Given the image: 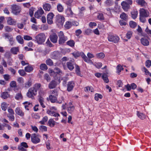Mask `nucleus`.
<instances>
[{
	"label": "nucleus",
	"mask_w": 151,
	"mask_h": 151,
	"mask_svg": "<svg viewBox=\"0 0 151 151\" xmlns=\"http://www.w3.org/2000/svg\"><path fill=\"white\" fill-rule=\"evenodd\" d=\"M55 122L53 120V119H51L49 120L48 122V124L50 127H52L54 126Z\"/></svg>",
	"instance_id": "obj_31"
},
{
	"label": "nucleus",
	"mask_w": 151,
	"mask_h": 151,
	"mask_svg": "<svg viewBox=\"0 0 151 151\" xmlns=\"http://www.w3.org/2000/svg\"><path fill=\"white\" fill-rule=\"evenodd\" d=\"M59 56V53L58 51H55L53 52L51 55V58L55 59H58Z\"/></svg>",
	"instance_id": "obj_17"
},
{
	"label": "nucleus",
	"mask_w": 151,
	"mask_h": 151,
	"mask_svg": "<svg viewBox=\"0 0 151 151\" xmlns=\"http://www.w3.org/2000/svg\"><path fill=\"white\" fill-rule=\"evenodd\" d=\"M137 115L140 119L142 120L145 119L146 117V116L145 114L139 113L138 111H137Z\"/></svg>",
	"instance_id": "obj_33"
},
{
	"label": "nucleus",
	"mask_w": 151,
	"mask_h": 151,
	"mask_svg": "<svg viewBox=\"0 0 151 151\" xmlns=\"http://www.w3.org/2000/svg\"><path fill=\"white\" fill-rule=\"evenodd\" d=\"M1 97L4 99H6L9 96V95L7 92L2 93L1 94Z\"/></svg>",
	"instance_id": "obj_40"
},
{
	"label": "nucleus",
	"mask_w": 151,
	"mask_h": 151,
	"mask_svg": "<svg viewBox=\"0 0 151 151\" xmlns=\"http://www.w3.org/2000/svg\"><path fill=\"white\" fill-rule=\"evenodd\" d=\"M23 104L24 105V107L26 109L28 110L29 109L28 108L29 106H31L32 105V104L29 102L28 103L27 102H25L23 103Z\"/></svg>",
	"instance_id": "obj_48"
},
{
	"label": "nucleus",
	"mask_w": 151,
	"mask_h": 151,
	"mask_svg": "<svg viewBox=\"0 0 151 151\" xmlns=\"http://www.w3.org/2000/svg\"><path fill=\"white\" fill-rule=\"evenodd\" d=\"M11 9L12 12L15 15H17L21 11V7L19 5L16 4L11 5Z\"/></svg>",
	"instance_id": "obj_3"
},
{
	"label": "nucleus",
	"mask_w": 151,
	"mask_h": 151,
	"mask_svg": "<svg viewBox=\"0 0 151 151\" xmlns=\"http://www.w3.org/2000/svg\"><path fill=\"white\" fill-rule=\"evenodd\" d=\"M58 36L59 37L58 42L60 44H64L68 40L67 37L64 35L62 31H60L58 33Z\"/></svg>",
	"instance_id": "obj_4"
},
{
	"label": "nucleus",
	"mask_w": 151,
	"mask_h": 151,
	"mask_svg": "<svg viewBox=\"0 0 151 151\" xmlns=\"http://www.w3.org/2000/svg\"><path fill=\"white\" fill-rule=\"evenodd\" d=\"M143 69L146 75H149L150 76H151V73L149 72L146 68L144 67L143 68Z\"/></svg>",
	"instance_id": "obj_60"
},
{
	"label": "nucleus",
	"mask_w": 151,
	"mask_h": 151,
	"mask_svg": "<svg viewBox=\"0 0 151 151\" xmlns=\"http://www.w3.org/2000/svg\"><path fill=\"white\" fill-rule=\"evenodd\" d=\"M18 72L22 76H24L26 74V73L23 70H18Z\"/></svg>",
	"instance_id": "obj_58"
},
{
	"label": "nucleus",
	"mask_w": 151,
	"mask_h": 151,
	"mask_svg": "<svg viewBox=\"0 0 151 151\" xmlns=\"http://www.w3.org/2000/svg\"><path fill=\"white\" fill-rule=\"evenodd\" d=\"M105 3V6H111L113 4L112 0H106Z\"/></svg>",
	"instance_id": "obj_44"
},
{
	"label": "nucleus",
	"mask_w": 151,
	"mask_h": 151,
	"mask_svg": "<svg viewBox=\"0 0 151 151\" xmlns=\"http://www.w3.org/2000/svg\"><path fill=\"white\" fill-rule=\"evenodd\" d=\"M44 13V12L42 8H41L35 12V17L37 18H39L41 17L42 15Z\"/></svg>",
	"instance_id": "obj_11"
},
{
	"label": "nucleus",
	"mask_w": 151,
	"mask_h": 151,
	"mask_svg": "<svg viewBox=\"0 0 151 151\" xmlns=\"http://www.w3.org/2000/svg\"><path fill=\"white\" fill-rule=\"evenodd\" d=\"M44 78L47 80V82L49 81L50 80V76L47 73L45 74L44 75Z\"/></svg>",
	"instance_id": "obj_62"
},
{
	"label": "nucleus",
	"mask_w": 151,
	"mask_h": 151,
	"mask_svg": "<svg viewBox=\"0 0 151 151\" xmlns=\"http://www.w3.org/2000/svg\"><path fill=\"white\" fill-rule=\"evenodd\" d=\"M145 65L147 68H149L151 66V61L150 60H147L145 63Z\"/></svg>",
	"instance_id": "obj_63"
},
{
	"label": "nucleus",
	"mask_w": 151,
	"mask_h": 151,
	"mask_svg": "<svg viewBox=\"0 0 151 151\" xmlns=\"http://www.w3.org/2000/svg\"><path fill=\"white\" fill-rule=\"evenodd\" d=\"M38 101L40 103L41 106L43 108H45V106L43 103L44 100V98L42 97H39L38 98Z\"/></svg>",
	"instance_id": "obj_29"
},
{
	"label": "nucleus",
	"mask_w": 151,
	"mask_h": 151,
	"mask_svg": "<svg viewBox=\"0 0 151 151\" xmlns=\"http://www.w3.org/2000/svg\"><path fill=\"white\" fill-rule=\"evenodd\" d=\"M4 78L6 81H8L10 78V76L7 74H4L3 75Z\"/></svg>",
	"instance_id": "obj_64"
},
{
	"label": "nucleus",
	"mask_w": 151,
	"mask_h": 151,
	"mask_svg": "<svg viewBox=\"0 0 151 151\" xmlns=\"http://www.w3.org/2000/svg\"><path fill=\"white\" fill-rule=\"evenodd\" d=\"M132 32L131 31H129L127 32L126 35V37L128 39H130L132 37Z\"/></svg>",
	"instance_id": "obj_54"
},
{
	"label": "nucleus",
	"mask_w": 151,
	"mask_h": 151,
	"mask_svg": "<svg viewBox=\"0 0 151 151\" xmlns=\"http://www.w3.org/2000/svg\"><path fill=\"white\" fill-rule=\"evenodd\" d=\"M51 73H55L60 75H62L63 74L62 71L58 67H55L54 68V70H51Z\"/></svg>",
	"instance_id": "obj_22"
},
{
	"label": "nucleus",
	"mask_w": 151,
	"mask_h": 151,
	"mask_svg": "<svg viewBox=\"0 0 151 151\" xmlns=\"http://www.w3.org/2000/svg\"><path fill=\"white\" fill-rule=\"evenodd\" d=\"M45 35L44 33H40L35 37V41L39 44H42L46 39Z\"/></svg>",
	"instance_id": "obj_1"
},
{
	"label": "nucleus",
	"mask_w": 151,
	"mask_h": 151,
	"mask_svg": "<svg viewBox=\"0 0 151 151\" xmlns=\"http://www.w3.org/2000/svg\"><path fill=\"white\" fill-rule=\"evenodd\" d=\"M46 64L49 66H52L53 65V63L52 60L50 59H49L47 60L46 61Z\"/></svg>",
	"instance_id": "obj_47"
},
{
	"label": "nucleus",
	"mask_w": 151,
	"mask_h": 151,
	"mask_svg": "<svg viewBox=\"0 0 151 151\" xmlns=\"http://www.w3.org/2000/svg\"><path fill=\"white\" fill-rule=\"evenodd\" d=\"M116 68L117 70V72L118 73H119L123 69L122 67L120 65H119L117 66Z\"/></svg>",
	"instance_id": "obj_57"
},
{
	"label": "nucleus",
	"mask_w": 151,
	"mask_h": 151,
	"mask_svg": "<svg viewBox=\"0 0 151 151\" xmlns=\"http://www.w3.org/2000/svg\"><path fill=\"white\" fill-rule=\"evenodd\" d=\"M67 90L68 92L72 91L75 86V83L73 81L68 82L67 84Z\"/></svg>",
	"instance_id": "obj_12"
},
{
	"label": "nucleus",
	"mask_w": 151,
	"mask_h": 151,
	"mask_svg": "<svg viewBox=\"0 0 151 151\" xmlns=\"http://www.w3.org/2000/svg\"><path fill=\"white\" fill-rule=\"evenodd\" d=\"M57 9L58 11L59 12H62L63 11V8L61 4L59 3L57 5Z\"/></svg>",
	"instance_id": "obj_37"
},
{
	"label": "nucleus",
	"mask_w": 151,
	"mask_h": 151,
	"mask_svg": "<svg viewBox=\"0 0 151 151\" xmlns=\"http://www.w3.org/2000/svg\"><path fill=\"white\" fill-rule=\"evenodd\" d=\"M19 47H14L12 48L10 50L11 52L14 55L17 54V52L19 51Z\"/></svg>",
	"instance_id": "obj_24"
},
{
	"label": "nucleus",
	"mask_w": 151,
	"mask_h": 151,
	"mask_svg": "<svg viewBox=\"0 0 151 151\" xmlns=\"http://www.w3.org/2000/svg\"><path fill=\"white\" fill-rule=\"evenodd\" d=\"M78 23L75 21H67L66 22L65 24L64 25L65 28L67 29L70 28L72 25L77 26L78 25Z\"/></svg>",
	"instance_id": "obj_8"
},
{
	"label": "nucleus",
	"mask_w": 151,
	"mask_h": 151,
	"mask_svg": "<svg viewBox=\"0 0 151 151\" xmlns=\"http://www.w3.org/2000/svg\"><path fill=\"white\" fill-rule=\"evenodd\" d=\"M24 147L25 148H27L28 147V146L27 145V143L24 142L21 143L20 145L18 146V147Z\"/></svg>",
	"instance_id": "obj_50"
},
{
	"label": "nucleus",
	"mask_w": 151,
	"mask_h": 151,
	"mask_svg": "<svg viewBox=\"0 0 151 151\" xmlns=\"http://www.w3.org/2000/svg\"><path fill=\"white\" fill-rule=\"evenodd\" d=\"M108 39L109 41L113 42L115 43H118L119 40V38L118 36L113 35H109Z\"/></svg>",
	"instance_id": "obj_6"
},
{
	"label": "nucleus",
	"mask_w": 151,
	"mask_h": 151,
	"mask_svg": "<svg viewBox=\"0 0 151 151\" xmlns=\"http://www.w3.org/2000/svg\"><path fill=\"white\" fill-rule=\"evenodd\" d=\"M82 57L84 61L86 62H88L91 60L90 59H88V58L84 54H83L82 55Z\"/></svg>",
	"instance_id": "obj_52"
},
{
	"label": "nucleus",
	"mask_w": 151,
	"mask_h": 151,
	"mask_svg": "<svg viewBox=\"0 0 151 151\" xmlns=\"http://www.w3.org/2000/svg\"><path fill=\"white\" fill-rule=\"evenodd\" d=\"M16 40L18 42L21 44H22L24 43L23 38L20 35L17 36L16 37Z\"/></svg>",
	"instance_id": "obj_34"
},
{
	"label": "nucleus",
	"mask_w": 151,
	"mask_h": 151,
	"mask_svg": "<svg viewBox=\"0 0 151 151\" xmlns=\"http://www.w3.org/2000/svg\"><path fill=\"white\" fill-rule=\"evenodd\" d=\"M97 17L99 19L102 20H103L104 17L103 16V14L102 13H99V15L97 16Z\"/></svg>",
	"instance_id": "obj_61"
},
{
	"label": "nucleus",
	"mask_w": 151,
	"mask_h": 151,
	"mask_svg": "<svg viewBox=\"0 0 151 151\" xmlns=\"http://www.w3.org/2000/svg\"><path fill=\"white\" fill-rule=\"evenodd\" d=\"M120 18L125 21H126L127 19L128 16L126 14L123 12L120 15Z\"/></svg>",
	"instance_id": "obj_39"
},
{
	"label": "nucleus",
	"mask_w": 151,
	"mask_h": 151,
	"mask_svg": "<svg viewBox=\"0 0 151 151\" xmlns=\"http://www.w3.org/2000/svg\"><path fill=\"white\" fill-rule=\"evenodd\" d=\"M67 44L71 47H73L74 46L75 42L73 40H70L66 42Z\"/></svg>",
	"instance_id": "obj_36"
},
{
	"label": "nucleus",
	"mask_w": 151,
	"mask_h": 151,
	"mask_svg": "<svg viewBox=\"0 0 151 151\" xmlns=\"http://www.w3.org/2000/svg\"><path fill=\"white\" fill-rule=\"evenodd\" d=\"M43 7L45 11H50L51 8V5L48 3H45L43 5Z\"/></svg>",
	"instance_id": "obj_19"
},
{
	"label": "nucleus",
	"mask_w": 151,
	"mask_h": 151,
	"mask_svg": "<svg viewBox=\"0 0 151 151\" xmlns=\"http://www.w3.org/2000/svg\"><path fill=\"white\" fill-rule=\"evenodd\" d=\"M22 98L23 96L20 92L17 93L15 96V99L17 100L22 99Z\"/></svg>",
	"instance_id": "obj_30"
},
{
	"label": "nucleus",
	"mask_w": 151,
	"mask_h": 151,
	"mask_svg": "<svg viewBox=\"0 0 151 151\" xmlns=\"http://www.w3.org/2000/svg\"><path fill=\"white\" fill-rule=\"evenodd\" d=\"M76 64L72 61L68 62L67 63V65L68 69L70 71L72 70L74 68V65Z\"/></svg>",
	"instance_id": "obj_14"
},
{
	"label": "nucleus",
	"mask_w": 151,
	"mask_h": 151,
	"mask_svg": "<svg viewBox=\"0 0 151 151\" xmlns=\"http://www.w3.org/2000/svg\"><path fill=\"white\" fill-rule=\"evenodd\" d=\"M136 2L137 4L142 6H145L147 3L144 0H136Z\"/></svg>",
	"instance_id": "obj_26"
},
{
	"label": "nucleus",
	"mask_w": 151,
	"mask_h": 151,
	"mask_svg": "<svg viewBox=\"0 0 151 151\" xmlns=\"http://www.w3.org/2000/svg\"><path fill=\"white\" fill-rule=\"evenodd\" d=\"M33 70V68L31 65H28L24 68L25 72L27 73H30Z\"/></svg>",
	"instance_id": "obj_27"
},
{
	"label": "nucleus",
	"mask_w": 151,
	"mask_h": 151,
	"mask_svg": "<svg viewBox=\"0 0 151 151\" xmlns=\"http://www.w3.org/2000/svg\"><path fill=\"white\" fill-rule=\"evenodd\" d=\"M132 0H125L122 1L121 5L123 9L126 11H127L130 9V6L132 4Z\"/></svg>",
	"instance_id": "obj_2"
},
{
	"label": "nucleus",
	"mask_w": 151,
	"mask_h": 151,
	"mask_svg": "<svg viewBox=\"0 0 151 151\" xmlns=\"http://www.w3.org/2000/svg\"><path fill=\"white\" fill-rule=\"evenodd\" d=\"M130 27L132 28H134L137 25V24L134 22L131 21L129 22Z\"/></svg>",
	"instance_id": "obj_43"
},
{
	"label": "nucleus",
	"mask_w": 151,
	"mask_h": 151,
	"mask_svg": "<svg viewBox=\"0 0 151 151\" xmlns=\"http://www.w3.org/2000/svg\"><path fill=\"white\" fill-rule=\"evenodd\" d=\"M56 21L57 24L63 25L65 21V18L62 15L58 14L56 16Z\"/></svg>",
	"instance_id": "obj_5"
},
{
	"label": "nucleus",
	"mask_w": 151,
	"mask_h": 151,
	"mask_svg": "<svg viewBox=\"0 0 151 151\" xmlns=\"http://www.w3.org/2000/svg\"><path fill=\"white\" fill-rule=\"evenodd\" d=\"M7 116L8 117L9 120L13 121L14 120L15 117L14 115L8 114Z\"/></svg>",
	"instance_id": "obj_53"
},
{
	"label": "nucleus",
	"mask_w": 151,
	"mask_h": 151,
	"mask_svg": "<svg viewBox=\"0 0 151 151\" xmlns=\"http://www.w3.org/2000/svg\"><path fill=\"white\" fill-rule=\"evenodd\" d=\"M3 35V36L5 37V39H8L9 40L13 37L12 35L10 36L7 33H4Z\"/></svg>",
	"instance_id": "obj_56"
},
{
	"label": "nucleus",
	"mask_w": 151,
	"mask_h": 151,
	"mask_svg": "<svg viewBox=\"0 0 151 151\" xmlns=\"http://www.w3.org/2000/svg\"><path fill=\"white\" fill-rule=\"evenodd\" d=\"M7 106H8L6 103L4 102L1 103V108L3 110L5 111L7 108Z\"/></svg>",
	"instance_id": "obj_41"
},
{
	"label": "nucleus",
	"mask_w": 151,
	"mask_h": 151,
	"mask_svg": "<svg viewBox=\"0 0 151 151\" xmlns=\"http://www.w3.org/2000/svg\"><path fill=\"white\" fill-rule=\"evenodd\" d=\"M50 101L52 103H55L56 102L57 98L55 96L50 95L49 96Z\"/></svg>",
	"instance_id": "obj_32"
},
{
	"label": "nucleus",
	"mask_w": 151,
	"mask_h": 151,
	"mask_svg": "<svg viewBox=\"0 0 151 151\" xmlns=\"http://www.w3.org/2000/svg\"><path fill=\"white\" fill-rule=\"evenodd\" d=\"M140 16L147 17L148 16V14L147 12L144 9H142L140 11Z\"/></svg>",
	"instance_id": "obj_21"
},
{
	"label": "nucleus",
	"mask_w": 151,
	"mask_h": 151,
	"mask_svg": "<svg viewBox=\"0 0 151 151\" xmlns=\"http://www.w3.org/2000/svg\"><path fill=\"white\" fill-rule=\"evenodd\" d=\"M132 17L134 19H135L137 17L138 12L137 10H133L131 12Z\"/></svg>",
	"instance_id": "obj_28"
},
{
	"label": "nucleus",
	"mask_w": 151,
	"mask_h": 151,
	"mask_svg": "<svg viewBox=\"0 0 151 151\" xmlns=\"http://www.w3.org/2000/svg\"><path fill=\"white\" fill-rule=\"evenodd\" d=\"M47 113L50 115L54 116H60V114L53 111L49 110L47 112Z\"/></svg>",
	"instance_id": "obj_25"
},
{
	"label": "nucleus",
	"mask_w": 151,
	"mask_h": 151,
	"mask_svg": "<svg viewBox=\"0 0 151 151\" xmlns=\"http://www.w3.org/2000/svg\"><path fill=\"white\" fill-rule=\"evenodd\" d=\"M10 86L11 87L15 88L17 87V83L15 81H11L10 83Z\"/></svg>",
	"instance_id": "obj_51"
},
{
	"label": "nucleus",
	"mask_w": 151,
	"mask_h": 151,
	"mask_svg": "<svg viewBox=\"0 0 151 151\" xmlns=\"http://www.w3.org/2000/svg\"><path fill=\"white\" fill-rule=\"evenodd\" d=\"M16 113L18 115L22 117H23L24 115V113L19 107L17 108L15 110Z\"/></svg>",
	"instance_id": "obj_18"
},
{
	"label": "nucleus",
	"mask_w": 151,
	"mask_h": 151,
	"mask_svg": "<svg viewBox=\"0 0 151 151\" xmlns=\"http://www.w3.org/2000/svg\"><path fill=\"white\" fill-rule=\"evenodd\" d=\"M37 93V92L32 87H31L29 89L27 93V96L29 98H32L34 96L36 95Z\"/></svg>",
	"instance_id": "obj_7"
},
{
	"label": "nucleus",
	"mask_w": 151,
	"mask_h": 151,
	"mask_svg": "<svg viewBox=\"0 0 151 151\" xmlns=\"http://www.w3.org/2000/svg\"><path fill=\"white\" fill-rule=\"evenodd\" d=\"M40 68L42 70H46L48 68L47 65L44 63L41 64L40 66Z\"/></svg>",
	"instance_id": "obj_38"
},
{
	"label": "nucleus",
	"mask_w": 151,
	"mask_h": 151,
	"mask_svg": "<svg viewBox=\"0 0 151 151\" xmlns=\"http://www.w3.org/2000/svg\"><path fill=\"white\" fill-rule=\"evenodd\" d=\"M57 84V83L56 81L52 80L49 84L48 87L50 89L55 88Z\"/></svg>",
	"instance_id": "obj_15"
},
{
	"label": "nucleus",
	"mask_w": 151,
	"mask_h": 151,
	"mask_svg": "<svg viewBox=\"0 0 151 151\" xmlns=\"http://www.w3.org/2000/svg\"><path fill=\"white\" fill-rule=\"evenodd\" d=\"M54 15L52 12L49 13L47 16V21L48 24H51L53 23V20Z\"/></svg>",
	"instance_id": "obj_10"
},
{
	"label": "nucleus",
	"mask_w": 151,
	"mask_h": 151,
	"mask_svg": "<svg viewBox=\"0 0 151 151\" xmlns=\"http://www.w3.org/2000/svg\"><path fill=\"white\" fill-rule=\"evenodd\" d=\"M66 13L68 16H72L73 14V13L72 12L70 7L68 8L66 10Z\"/></svg>",
	"instance_id": "obj_35"
},
{
	"label": "nucleus",
	"mask_w": 151,
	"mask_h": 151,
	"mask_svg": "<svg viewBox=\"0 0 151 151\" xmlns=\"http://www.w3.org/2000/svg\"><path fill=\"white\" fill-rule=\"evenodd\" d=\"M76 72L78 75L80 76L81 75V71L79 66L76 64H75Z\"/></svg>",
	"instance_id": "obj_46"
},
{
	"label": "nucleus",
	"mask_w": 151,
	"mask_h": 151,
	"mask_svg": "<svg viewBox=\"0 0 151 151\" xmlns=\"http://www.w3.org/2000/svg\"><path fill=\"white\" fill-rule=\"evenodd\" d=\"M34 8L32 7L29 9V14L31 17H32L34 14Z\"/></svg>",
	"instance_id": "obj_59"
},
{
	"label": "nucleus",
	"mask_w": 151,
	"mask_h": 151,
	"mask_svg": "<svg viewBox=\"0 0 151 151\" xmlns=\"http://www.w3.org/2000/svg\"><path fill=\"white\" fill-rule=\"evenodd\" d=\"M42 131H47V128L46 126L43 125H41L39 128Z\"/></svg>",
	"instance_id": "obj_55"
},
{
	"label": "nucleus",
	"mask_w": 151,
	"mask_h": 151,
	"mask_svg": "<svg viewBox=\"0 0 151 151\" xmlns=\"http://www.w3.org/2000/svg\"><path fill=\"white\" fill-rule=\"evenodd\" d=\"M32 142L34 144H37L40 142V138L35 133L32 134L31 137Z\"/></svg>",
	"instance_id": "obj_9"
},
{
	"label": "nucleus",
	"mask_w": 151,
	"mask_h": 151,
	"mask_svg": "<svg viewBox=\"0 0 151 151\" xmlns=\"http://www.w3.org/2000/svg\"><path fill=\"white\" fill-rule=\"evenodd\" d=\"M69 104L70 106L68 107L67 111L69 113L71 114L73 112L75 108L73 105H72L71 103H69Z\"/></svg>",
	"instance_id": "obj_23"
},
{
	"label": "nucleus",
	"mask_w": 151,
	"mask_h": 151,
	"mask_svg": "<svg viewBox=\"0 0 151 151\" xmlns=\"http://www.w3.org/2000/svg\"><path fill=\"white\" fill-rule=\"evenodd\" d=\"M102 97V96L100 94L96 93L95 95V99L96 101H98L99 100V98L101 99Z\"/></svg>",
	"instance_id": "obj_49"
},
{
	"label": "nucleus",
	"mask_w": 151,
	"mask_h": 151,
	"mask_svg": "<svg viewBox=\"0 0 151 151\" xmlns=\"http://www.w3.org/2000/svg\"><path fill=\"white\" fill-rule=\"evenodd\" d=\"M41 86V85L40 83H35L32 87L37 92V91L42 88Z\"/></svg>",
	"instance_id": "obj_20"
},
{
	"label": "nucleus",
	"mask_w": 151,
	"mask_h": 151,
	"mask_svg": "<svg viewBox=\"0 0 151 151\" xmlns=\"http://www.w3.org/2000/svg\"><path fill=\"white\" fill-rule=\"evenodd\" d=\"M38 93L39 94V97L43 96L45 94V91H44L43 88H41L39 90Z\"/></svg>",
	"instance_id": "obj_45"
},
{
	"label": "nucleus",
	"mask_w": 151,
	"mask_h": 151,
	"mask_svg": "<svg viewBox=\"0 0 151 151\" xmlns=\"http://www.w3.org/2000/svg\"><path fill=\"white\" fill-rule=\"evenodd\" d=\"M32 85V81L30 80H29L25 83L24 86L25 88H28L31 86Z\"/></svg>",
	"instance_id": "obj_42"
},
{
	"label": "nucleus",
	"mask_w": 151,
	"mask_h": 151,
	"mask_svg": "<svg viewBox=\"0 0 151 151\" xmlns=\"http://www.w3.org/2000/svg\"><path fill=\"white\" fill-rule=\"evenodd\" d=\"M141 44L144 46H147L149 45L148 40L145 37L142 38L140 40Z\"/></svg>",
	"instance_id": "obj_16"
},
{
	"label": "nucleus",
	"mask_w": 151,
	"mask_h": 151,
	"mask_svg": "<svg viewBox=\"0 0 151 151\" xmlns=\"http://www.w3.org/2000/svg\"><path fill=\"white\" fill-rule=\"evenodd\" d=\"M50 38L52 42L55 43L57 42L58 37L56 33H53L50 35Z\"/></svg>",
	"instance_id": "obj_13"
}]
</instances>
